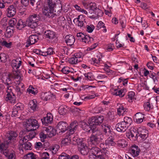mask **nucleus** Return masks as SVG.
Segmentation results:
<instances>
[{"label":"nucleus","mask_w":159,"mask_h":159,"mask_svg":"<svg viewBox=\"0 0 159 159\" xmlns=\"http://www.w3.org/2000/svg\"><path fill=\"white\" fill-rule=\"evenodd\" d=\"M67 107L66 105L60 106L58 109V112L61 115H64L66 114L67 111Z\"/></svg>","instance_id":"nucleus-34"},{"label":"nucleus","mask_w":159,"mask_h":159,"mask_svg":"<svg viewBox=\"0 0 159 159\" xmlns=\"http://www.w3.org/2000/svg\"><path fill=\"white\" fill-rule=\"evenodd\" d=\"M137 134L134 130L130 131L126 133L127 137L132 141L135 140L137 139Z\"/></svg>","instance_id":"nucleus-22"},{"label":"nucleus","mask_w":159,"mask_h":159,"mask_svg":"<svg viewBox=\"0 0 159 159\" xmlns=\"http://www.w3.org/2000/svg\"><path fill=\"white\" fill-rule=\"evenodd\" d=\"M122 122H124L126 125L128 127L132 123V120L130 117L126 116L124 117V121Z\"/></svg>","instance_id":"nucleus-45"},{"label":"nucleus","mask_w":159,"mask_h":159,"mask_svg":"<svg viewBox=\"0 0 159 159\" xmlns=\"http://www.w3.org/2000/svg\"><path fill=\"white\" fill-rule=\"evenodd\" d=\"M29 105L30 108L34 111L38 109V106L35 99L31 100L29 102Z\"/></svg>","instance_id":"nucleus-29"},{"label":"nucleus","mask_w":159,"mask_h":159,"mask_svg":"<svg viewBox=\"0 0 159 159\" xmlns=\"http://www.w3.org/2000/svg\"><path fill=\"white\" fill-rule=\"evenodd\" d=\"M13 108L19 111L23 109L24 106L22 103H18L14 106Z\"/></svg>","instance_id":"nucleus-43"},{"label":"nucleus","mask_w":159,"mask_h":159,"mask_svg":"<svg viewBox=\"0 0 159 159\" xmlns=\"http://www.w3.org/2000/svg\"><path fill=\"white\" fill-rule=\"evenodd\" d=\"M73 158L75 159H78L79 157L77 155L70 156L65 153H62L59 156V159H73Z\"/></svg>","instance_id":"nucleus-23"},{"label":"nucleus","mask_w":159,"mask_h":159,"mask_svg":"<svg viewBox=\"0 0 159 159\" xmlns=\"http://www.w3.org/2000/svg\"><path fill=\"white\" fill-rule=\"evenodd\" d=\"M100 149H102L103 150H106L107 148H108V146L107 144H106V142L105 143H101L100 144Z\"/></svg>","instance_id":"nucleus-62"},{"label":"nucleus","mask_w":159,"mask_h":159,"mask_svg":"<svg viewBox=\"0 0 159 159\" xmlns=\"http://www.w3.org/2000/svg\"><path fill=\"white\" fill-rule=\"evenodd\" d=\"M95 28L94 26L92 24L86 25V31L89 33H91Z\"/></svg>","instance_id":"nucleus-54"},{"label":"nucleus","mask_w":159,"mask_h":159,"mask_svg":"<svg viewBox=\"0 0 159 159\" xmlns=\"http://www.w3.org/2000/svg\"><path fill=\"white\" fill-rule=\"evenodd\" d=\"M139 136L143 139H145L148 136V131L144 127H140L137 130Z\"/></svg>","instance_id":"nucleus-10"},{"label":"nucleus","mask_w":159,"mask_h":159,"mask_svg":"<svg viewBox=\"0 0 159 159\" xmlns=\"http://www.w3.org/2000/svg\"><path fill=\"white\" fill-rule=\"evenodd\" d=\"M57 34L52 31L50 30V43L53 45L56 44L58 41Z\"/></svg>","instance_id":"nucleus-20"},{"label":"nucleus","mask_w":159,"mask_h":159,"mask_svg":"<svg viewBox=\"0 0 159 159\" xmlns=\"http://www.w3.org/2000/svg\"><path fill=\"white\" fill-rule=\"evenodd\" d=\"M78 125V123L76 120L72 122L69 126L66 122L62 121L58 123L57 128L59 133H64L68 129H69V134H72L76 130Z\"/></svg>","instance_id":"nucleus-2"},{"label":"nucleus","mask_w":159,"mask_h":159,"mask_svg":"<svg viewBox=\"0 0 159 159\" xmlns=\"http://www.w3.org/2000/svg\"><path fill=\"white\" fill-rule=\"evenodd\" d=\"M29 124L27 126L26 129L28 131H32L27 135L23 137H21L20 139L19 143L22 144L24 142V141H26L27 140H30L35 137L36 133L34 131L38 128L39 124L37 121L34 119H30L28 120Z\"/></svg>","instance_id":"nucleus-1"},{"label":"nucleus","mask_w":159,"mask_h":159,"mask_svg":"<svg viewBox=\"0 0 159 159\" xmlns=\"http://www.w3.org/2000/svg\"><path fill=\"white\" fill-rule=\"evenodd\" d=\"M7 93L5 98L6 100L11 104H15L16 102V96L12 92L10 86L7 87Z\"/></svg>","instance_id":"nucleus-6"},{"label":"nucleus","mask_w":159,"mask_h":159,"mask_svg":"<svg viewBox=\"0 0 159 159\" xmlns=\"http://www.w3.org/2000/svg\"><path fill=\"white\" fill-rule=\"evenodd\" d=\"M59 148V147L58 145L57 144H55L52 146L51 148H50V151H52V154H55L58 150Z\"/></svg>","instance_id":"nucleus-46"},{"label":"nucleus","mask_w":159,"mask_h":159,"mask_svg":"<svg viewBox=\"0 0 159 159\" xmlns=\"http://www.w3.org/2000/svg\"><path fill=\"white\" fill-rule=\"evenodd\" d=\"M11 75L10 74H7L5 75H3L2 78V80L3 83L5 84L9 85L11 84Z\"/></svg>","instance_id":"nucleus-19"},{"label":"nucleus","mask_w":159,"mask_h":159,"mask_svg":"<svg viewBox=\"0 0 159 159\" xmlns=\"http://www.w3.org/2000/svg\"><path fill=\"white\" fill-rule=\"evenodd\" d=\"M7 147V144H6L5 143L2 142L0 139V150L2 151L6 150Z\"/></svg>","instance_id":"nucleus-56"},{"label":"nucleus","mask_w":159,"mask_h":159,"mask_svg":"<svg viewBox=\"0 0 159 159\" xmlns=\"http://www.w3.org/2000/svg\"><path fill=\"white\" fill-rule=\"evenodd\" d=\"M102 129L105 135L110 136L111 134V126L108 124L103 123L101 125Z\"/></svg>","instance_id":"nucleus-15"},{"label":"nucleus","mask_w":159,"mask_h":159,"mask_svg":"<svg viewBox=\"0 0 159 159\" xmlns=\"http://www.w3.org/2000/svg\"><path fill=\"white\" fill-rule=\"evenodd\" d=\"M58 24L62 26H64L66 23L65 18L63 16H60L58 20Z\"/></svg>","instance_id":"nucleus-38"},{"label":"nucleus","mask_w":159,"mask_h":159,"mask_svg":"<svg viewBox=\"0 0 159 159\" xmlns=\"http://www.w3.org/2000/svg\"><path fill=\"white\" fill-rule=\"evenodd\" d=\"M49 114H47V116L44 117L41 119L43 125L45 126H48L50 124V116H48Z\"/></svg>","instance_id":"nucleus-35"},{"label":"nucleus","mask_w":159,"mask_h":159,"mask_svg":"<svg viewBox=\"0 0 159 159\" xmlns=\"http://www.w3.org/2000/svg\"><path fill=\"white\" fill-rule=\"evenodd\" d=\"M29 140L24 141L23 144H21L19 143L20 147H22L25 150H31L32 148V144L30 142H28Z\"/></svg>","instance_id":"nucleus-26"},{"label":"nucleus","mask_w":159,"mask_h":159,"mask_svg":"<svg viewBox=\"0 0 159 159\" xmlns=\"http://www.w3.org/2000/svg\"><path fill=\"white\" fill-rule=\"evenodd\" d=\"M0 44L2 46L8 48H10L12 45V42H7L5 40L2 38L0 40Z\"/></svg>","instance_id":"nucleus-28"},{"label":"nucleus","mask_w":159,"mask_h":159,"mask_svg":"<svg viewBox=\"0 0 159 159\" xmlns=\"http://www.w3.org/2000/svg\"><path fill=\"white\" fill-rule=\"evenodd\" d=\"M128 127L124 122L122 121L118 123L116 125L115 128L117 131L119 132H124L126 130Z\"/></svg>","instance_id":"nucleus-14"},{"label":"nucleus","mask_w":159,"mask_h":159,"mask_svg":"<svg viewBox=\"0 0 159 159\" xmlns=\"http://www.w3.org/2000/svg\"><path fill=\"white\" fill-rule=\"evenodd\" d=\"M21 86L22 88H23L24 87V85L22 83H20L19 84V86H17L16 87V92L17 93L18 96H20L22 93V90L20 89V87Z\"/></svg>","instance_id":"nucleus-41"},{"label":"nucleus","mask_w":159,"mask_h":159,"mask_svg":"<svg viewBox=\"0 0 159 159\" xmlns=\"http://www.w3.org/2000/svg\"><path fill=\"white\" fill-rule=\"evenodd\" d=\"M42 11L43 16L50 18V0H44Z\"/></svg>","instance_id":"nucleus-7"},{"label":"nucleus","mask_w":159,"mask_h":159,"mask_svg":"<svg viewBox=\"0 0 159 159\" xmlns=\"http://www.w3.org/2000/svg\"><path fill=\"white\" fill-rule=\"evenodd\" d=\"M91 39H93V38H91L88 35L84 36V38L83 39L82 42H84L85 43H90Z\"/></svg>","instance_id":"nucleus-55"},{"label":"nucleus","mask_w":159,"mask_h":159,"mask_svg":"<svg viewBox=\"0 0 159 159\" xmlns=\"http://www.w3.org/2000/svg\"><path fill=\"white\" fill-rule=\"evenodd\" d=\"M79 150L81 154L83 155H87L88 153L89 152L90 149L84 143H81L79 146H78Z\"/></svg>","instance_id":"nucleus-12"},{"label":"nucleus","mask_w":159,"mask_h":159,"mask_svg":"<svg viewBox=\"0 0 159 159\" xmlns=\"http://www.w3.org/2000/svg\"><path fill=\"white\" fill-rule=\"evenodd\" d=\"M70 135L67 138H64L61 141V145L62 146H65L69 145L71 142V137H70Z\"/></svg>","instance_id":"nucleus-36"},{"label":"nucleus","mask_w":159,"mask_h":159,"mask_svg":"<svg viewBox=\"0 0 159 159\" xmlns=\"http://www.w3.org/2000/svg\"><path fill=\"white\" fill-rule=\"evenodd\" d=\"M21 61L19 60V59L13 60L11 64V66L13 68L18 69L21 65Z\"/></svg>","instance_id":"nucleus-27"},{"label":"nucleus","mask_w":159,"mask_h":159,"mask_svg":"<svg viewBox=\"0 0 159 159\" xmlns=\"http://www.w3.org/2000/svg\"><path fill=\"white\" fill-rule=\"evenodd\" d=\"M34 147L36 149H39L42 148L43 147L42 143L40 142H38L35 143Z\"/></svg>","instance_id":"nucleus-63"},{"label":"nucleus","mask_w":159,"mask_h":159,"mask_svg":"<svg viewBox=\"0 0 159 159\" xmlns=\"http://www.w3.org/2000/svg\"><path fill=\"white\" fill-rule=\"evenodd\" d=\"M38 36L36 34L30 36L26 41L25 47H28L30 45L34 44L38 40Z\"/></svg>","instance_id":"nucleus-11"},{"label":"nucleus","mask_w":159,"mask_h":159,"mask_svg":"<svg viewBox=\"0 0 159 159\" xmlns=\"http://www.w3.org/2000/svg\"><path fill=\"white\" fill-rule=\"evenodd\" d=\"M124 90L122 89H117L111 88L110 89V92L113 95L119 96L120 97H122L125 95Z\"/></svg>","instance_id":"nucleus-18"},{"label":"nucleus","mask_w":159,"mask_h":159,"mask_svg":"<svg viewBox=\"0 0 159 159\" xmlns=\"http://www.w3.org/2000/svg\"><path fill=\"white\" fill-rule=\"evenodd\" d=\"M144 109L147 111H148L152 109L153 107V106L151 105L149 102H147L145 103L144 105Z\"/></svg>","instance_id":"nucleus-49"},{"label":"nucleus","mask_w":159,"mask_h":159,"mask_svg":"<svg viewBox=\"0 0 159 159\" xmlns=\"http://www.w3.org/2000/svg\"><path fill=\"white\" fill-rule=\"evenodd\" d=\"M18 136V133L16 131L10 130L7 133L6 138L9 142L12 143L16 140Z\"/></svg>","instance_id":"nucleus-8"},{"label":"nucleus","mask_w":159,"mask_h":159,"mask_svg":"<svg viewBox=\"0 0 159 159\" xmlns=\"http://www.w3.org/2000/svg\"><path fill=\"white\" fill-rule=\"evenodd\" d=\"M41 96L42 99L43 100L47 101L50 99L49 97V92H46L42 93Z\"/></svg>","instance_id":"nucleus-47"},{"label":"nucleus","mask_w":159,"mask_h":159,"mask_svg":"<svg viewBox=\"0 0 159 159\" xmlns=\"http://www.w3.org/2000/svg\"><path fill=\"white\" fill-rule=\"evenodd\" d=\"M58 131V129L56 130L52 127L50 126V137L54 136L56 135L57 131Z\"/></svg>","instance_id":"nucleus-57"},{"label":"nucleus","mask_w":159,"mask_h":159,"mask_svg":"<svg viewBox=\"0 0 159 159\" xmlns=\"http://www.w3.org/2000/svg\"><path fill=\"white\" fill-rule=\"evenodd\" d=\"M65 39L67 44L70 46L73 45L75 41L74 36L70 34L67 35L65 37Z\"/></svg>","instance_id":"nucleus-17"},{"label":"nucleus","mask_w":159,"mask_h":159,"mask_svg":"<svg viewBox=\"0 0 159 159\" xmlns=\"http://www.w3.org/2000/svg\"><path fill=\"white\" fill-rule=\"evenodd\" d=\"M101 61H102L100 58H98V59L95 58H92L91 60V63L92 64L97 66L96 65L97 64H98L99 63H100Z\"/></svg>","instance_id":"nucleus-51"},{"label":"nucleus","mask_w":159,"mask_h":159,"mask_svg":"<svg viewBox=\"0 0 159 159\" xmlns=\"http://www.w3.org/2000/svg\"><path fill=\"white\" fill-rule=\"evenodd\" d=\"M80 127L84 130H87L89 128V126L84 121H82L80 124Z\"/></svg>","instance_id":"nucleus-50"},{"label":"nucleus","mask_w":159,"mask_h":159,"mask_svg":"<svg viewBox=\"0 0 159 159\" xmlns=\"http://www.w3.org/2000/svg\"><path fill=\"white\" fill-rule=\"evenodd\" d=\"M110 153L109 151L106 150V152L97 155L96 159H108L109 157Z\"/></svg>","instance_id":"nucleus-25"},{"label":"nucleus","mask_w":159,"mask_h":159,"mask_svg":"<svg viewBox=\"0 0 159 159\" xmlns=\"http://www.w3.org/2000/svg\"><path fill=\"white\" fill-rule=\"evenodd\" d=\"M39 136L42 142H44L47 136H48V134H45V132H41L39 134Z\"/></svg>","instance_id":"nucleus-52"},{"label":"nucleus","mask_w":159,"mask_h":159,"mask_svg":"<svg viewBox=\"0 0 159 159\" xmlns=\"http://www.w3.org/2000/svg\"><path fill=\"white\" fill-rule=\"evenodd\" d=\"M103 119V117L102 116H93L89 118L88 123L90 126L91 129L92 128H97L96 126L100 125Z\"/></svg>","instance_id":"nucleus-5"},{"label":"nucleus","mask_w":159,"mask_h":159,"mask_svg":"<svg viewBox=\"0 0 159 159\" xmlns=\"http://www.w3.org/2000/svg\"><path fill=\"white\" fill-rule=\"evenodd\" d=\"M71 138H72V140L73 144L76 145H78V146L81 144V143H83L81 141V139H79L78 137V135L75 134L72 135V136L70 137Z\"/></svg>","instance_id":"nucleus-32"},{"label":"nucleus","mask_w":159,"mask_h":159,"mask_svg":"<svg viewBox=\"0 0 159 159\" xmlns=\"http://www.w3.org/2000/svg\"><path fill=\"white\" fill-rule=\"evenodd\" d=\"M74 57H76L77 59L79 60H80L81 61L82 59V57H83V55L82 53L80 52L76 53L74 55Z\"/></svg>","instance_id":"nucleus-64"},{"label":"nucleus","mask_w":159,"mask_h":159,"mask_svg":"<svg viewBox=\"0 0 159 159\" xmlns=\"http://www.w3.org/2000/svg\"><path fill=\"white\" fill-rule=\"evenodd\" d=\"M127 109L121 106L117 109L118 114L119 115H123L127 112Z\"/></svg>","instance_id":"nucleus-37"},{"label":"nucleus","mask_w":159,"mask_h":159,"mask_svg":"<svg viewBox=\"0 0 159 159\" xmlns=\"http://www.w3.org/2000/svg\"><path fill=\"white\" fill-rule=\"evenodd\" d=\"M17 6L14 3L10 5L7 9V16L8 17H11L13 16L16 14Z\"/></svg>","instance_id":"nucleus-9"},{"label":"nucleus","mask_w":159,"mask_h":159,"mask_svg":"<svg viewBox=\"0 0 159 159\" xmlns=\"http://www.w3.org/2000/svg\"><path fill=\"white\" fill-rule=\"evenodd\" d=\"M89 9L88 10L89 13L92 14L95 13V12L101 11L99 9H98L95 4H90L89 6Z\"/></svg>","instance_id":"nucleus-31"},{"label":"nucleus","mask_w":159,"mask_h":159,"mask_svg":"<svg viewBox=\"0 0 159 159\" xmlns=\"http://www.w3.org/2000/svg\"><path fill=\"white\" fill-rule=\"evenodd\" d=\"M7 60L6 55L4 53H0V62H5Z\"/></svg>","instance_id":"nucleus-53"},{"label":"nucleus","mask_w":159,"mask_h":159,"mask_svg":"<svg viewBox=\"0 0 159 159\" xmlns=\"http://www.w3.org/2000/svg\"><path fill=\"white\" fill-rule=\"evenodd\" d=\"M77 37L79 40L82 41L83 39L84 38L85 35L81 32L78 33L76 35Z\"/></svg>","instance_id":"nucleus-59"},{"label":"nucleus","mask_w":159,"mask_h":159,"mask_svg":"<svg viewBox=\"0 0 159 159\" xmlns=\"http://www.w3.org/2000/svg\"><path fill=\"white\" fill-rule=\"evenodd\" d=\"M68 61L70 64H77L78 62L80 61L81 60H79L78 59H77L76 57L74 56L69 58Z\"/></svg>","instance_id":"nucleus-44"},{"label":"nucleus","mask_w":159,"mask_h":159,"mask_svg":"<svg viewBox=\"0 0 159 159\" xmlns=\"http://www.w3.org/2000/svg\"><path fill=\"white\" fill-rule=\"evenodd\" d=\"M109 137L105 141L106 144L108 146V147H109L110 146H115L116 143L114 141V137L111 135L109 136Z\"/></svg>","instance_id":"nucleus-30"},{"label":"nucleus","mask_w":159,"mask_h":159,"mask_svg":"<svg viewBox=\"0 0 159 159\" xmlns=\"http://www.w3.org/2000/svg\"><path fill=\"white\" fill-rule=\"evenodd\" d=\"M102 28H105V24L102 22L100 21L97 25L96 29L98 30Z\"/></svg>","instance_id":"nucleus-60"},{"label":"nucleus","mask_w":159,"mask_h":159,"mask_svg":"<svg viewBox=\"0 0 159 159\" xmlns=\"http://www.w3.org/2000/svg\"><path fill=\"white\" fill-rule=\"evenodd\" d=\"M25 159H39L38 156L33 153L28 154Z\"/></svg>","instance_id":"nucleus-39"},{"label":"nucleus","mask_w":159,"mask_h":159,"mask_svg":"<svg viewBox=\"0 0 159 159\" xmlns=\"http://www.w3.org/2000/svg\"><path fill=\"white\" fill-rule=\"evenodd\" d=\"M57 2V0H50V17L52 18L56 16V14L53 13L54 10H55V12L56 11V2Z\"/></svg>","instance_id":"nucleus-16"},{"label":"nucleus","mask_w":159,"mask_h":159,"mask_svg":"<svg viewBox=\"0 0 159 159\" xmlns=\"http://www.w3.org/2000/svg\"><path fill=\"white\" fill-rule=\"evenodd\" d=\"M130 154L134 157H136L138 156L139 155V151H138L137 153L134 149H130L129 150Z\"/></svg>","instance_id":"nucleus-61"},{"label":"nucleus","mask_w":159,"mask_h":159,"mask_svg":"<svg viewBox=\"0 0 159 159\" xmlns=\"http://www.w3.org/2000/svg\"><path fill=\"white\" fill-rule=\"evenodd\" d=\"M40 20L39 15L33 14L30 15L27 20V26L30 28L34 29L37 25V22Z\"/></svg>","instance_id":"nucleus-4"},{"label":"nucleus","mask_w":159,"mask_h":159,"mask_svg":"<svg viewBox=\"0 0 159 159\" xmlns=\"http://www.w3.org/2000/svg\"><path fill=\"white\" fill-rule=\"evenodd\" d=\"M27 25V21L26 22L25 20L20 19L17 22L16 28L18 30H21L26 26Z\"/></svg>","instance_id":"nucleus-21"},{"label":"nucleus","mask_w":159,"mask_h":159,"mask_svg":"<svg viewBox=\"0 0 159 159\" xmlns=\"http://www.w3.org/2000/svg\"><path fill=\"white\" fill-rule=\"evenodd\" d=\"M143 115L141 113L138 112L135 114L134 120L137 123H140L143 121Z\"/></svg>","instance_id":"nucleus-24"},{"label":"nucleus","mask_w":159,"mask_h":159,"mask_svg":"<svg viewBox=\"0 0 159 159\" xmlns=\"http://www.w3.org/2000/svg\"><path fill=\"white\" fill-rule=\"evenodd\" d=\"M83 20H84L83 16L80 15L77 18H75L73 20V22L74 23H75V22H78V26L81 28L85 26V23L87 24L86 22L85 21H84Z\"/></svg>","instance_id":"nucleus-13"},{"label":"nucleus","mask_w":159,"mask_h":159,"mask_svg":"<svg viewBox=\"0 0 159 159\" xmlns=\"http://www.w3.org/2000/svg\"><path fill=\"white\" fill-rule=\"evenodd\" d=\"M89 153L93 154L95 155H97L100 153H102L101 149L97 147H93L90 149Z\"/></svg>","instance_id":"nucleus-33"},{"label":"nucleus","mask_w":159,"mask_h":159,"mask_svg":"<svg viewBox=\"0 0 159 159\" xmlns=\"http://www.w3.org/2000/svg\"><path fill=\"white\" fill-rule=\"evenodd\" d=\"M6 159H16V155L13 153H6L5 154Z\"/></svg>","instance_id":"nucleus-48"},{"label":"nucleus","mask_w":159,"mask_h":159,"mask_svg":"<svg viewBox=\"0 0 159 159\" xmlns=\"http://www.w3.org/2000/svg\"><path fill=\"white\" fill-rule=\"evenodd\" d=\"M17 22V20L15 18H12L9 21V24L10 26L13 27Z\"/></svg>","instance_id":"nucleus-58"},{"label":"nucleus","mask_w":159,"mask_h":159,"mask_svg":"<svg viewBox=\"0 0 159 159\" xmlns=\"http://www.w3.org/2000/svg\"><path fill=\"white\" fill-rule=\"evenodd\" d=\"M92 134L88 139V142L90 144L96 146L103 139V135L98 128H92Z\"/></svg>","instance_id":"nucleus-3"},{"label":"nucleus","mask_w":159,"mask_h":159,"mask_svg":"<svg viewBox=\"0 0 159 159\" xmlns=\"http://www.w3.org/2000/svg\"><path fill=\"white\" fill-rule=\"evenodd\" d=\"M35 89L33 87L32 85H30L29 88L27 89V92L29 94H33L35 95L36 94V90H35Z\"/></svg>","instance_id":"nucleus-42"},{"label":"nucleus","mask_w":159,"mask_h":159,"mask_svg":"<svg viewBox=\"0 0 159 159\" xmlns=\"http://www.w3.org/2000/svg\"><path fill=\"white\" fill-rule=\"evenodd\" d=\"M118 145L122 148H125L127 146V142L125 139H120L117 141Z\"/></svg>","instance_id":"nucleus-40"}]
</instances>
